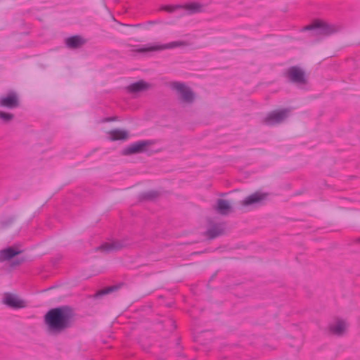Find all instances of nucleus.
<instances>
[{"label": "nucleus", "instance_id": "nucleus-1", "mask_svg": "<svg viewBox=\"0 0 360 360\" xmlns=\"http://www.w3.org/2000/svg\"><path fill=\"white\" fill-rule=\"evenodd\" d=\"M74 318L72 308L63 305L49 309L44 315V323L49 333L58 335L73 326Z\"/></svg>", "mask_w": 360, "mask_h": 360}, {"label": "nucleus", "instance_id": "nucleus-2", "mask_svg": "<svg viewBox=\"0 0 360 360\" xmlns=\"http://www.w3.org/2000/svg\"><path fill=\"white\" fill-rule=\"evenodd\" d=\"M22 252V250H20L15 246H9L0 250V263L11 261L10 266L15 268L21 265L26 261L25 257H17Z\"/></svg>", "mask_w": 360, "mask_h": 360}, {"label": "nucleus", "instance_id": "nucleus-3", "mask_svg": "<svg viewBox=\"0 0 360 360\" xmlns=\"http://www.w3.org/2000/svg\"><path fill=\"white\" fill-rule=\"evenodd\" d=\"M303 31H311V36H328L334 32L336 30L334 26L321 20H316L312 24L302 28Z\"/></svg>", "mask_w": 360, "mask_h": 360}, {"label": "nucleus", "instance_id": "nucleus-4", "mask_svg": "<svg viewBox=\"0 0 360 360\" xmlns=\"http://www.w3.org/2000/svg\"><path fill=\"white\" fill-rule=\"evenodd\" d=\"M289 112L290 110L288 108L273 110L266 115L262 122L267 126L279 124L288 117Z\"/></svg>", "mask_w": 360, "mask_h": 360}, {"label": "nucleus", "instance_id": "nucleus-5", "mask_svg": "<svg viewBox=\"0 0 360 360\" xmlns=\"http://www.w3.org/2000/svg\"><path fill=\"white\" fill-rule=\"evenodd\" d=\"M171 88L178 92L181 101L186 103H192L194 101L195 94L193 91L184 83L179 82H172Z\"/></svg>", "mask_w": 360, "mask_h": 360}, {"label": "nucleus", "instance_id": "nucleus-6", "mask_svg": "<svg viewBox=\"0 0 360 360\" xmlns=\"http://www.w3.org/2000/svg\"><path fill=\"white\" fill-rule=\"evenodd\" d=\"M188 43L185 41H172L167 44H161V45H153V46H148L147 47H143L139 48L136 50H133V51L136 53H146L149 51H162L165 49H174L179 46H188Z\"/></svg>", "mask_w": 360, "mask_h": 360}, {"label": "nucleus", "instance_id": "nucleus-7", "mask_svg": "<svg viewBox=\"0 0 360 360\" xmlns=\"http://www.w3.org/2000/svg\"><path fill=\"white\" fill-rule=\"evenodd\" d=\"M286 77L292 83L297 84H306L307 82L305 72L297 66L290 67L286 73Z\"/></svg>", "mask_w": 360, "mask_h": 360}, {"label": "nucleus", "instance_id": "nucleus-8", "mask_svg": "<svg viewBox=\"0 0 360 360\" xmlns=\"http://www.w3.org/2000/svg\"><path fill=\"white\" fill-rule=\"evenodd\" d=\"M153 143V141L150 140L136 141L124 148L122 154L124 155H130L132 154L146 152L147 150V147Z\"/></svg>", "mask_w": 360, "mask_h": 360}, {"label": "nucleus", "instance_id": "nucleus-9", "mask_svg": "<svg viewBox=\"0 0 360 360\" xmlns=\"http://www.w3.org/2000/svg\"><path fill=\"white\" fill-rule=\"evenodd\" d=\"M0 106L8 109H14L20 106V101L17 94L10 91L6 96H1Z\"/></svg>", "mask_w": 360, "mask_h": 360}, {"label": "nucleus", "instance_id": "nucleus-10", "mask_svg": "<svg viewBox=\"0 0 360 360\" xmlns=\"http://www.w3.org/2000/svg\"><path fill=\"white\" fill-rule=\"evenodd\" d=\"M3 302L8 307L13 309H22L26 307L24 300H20L17 295L11 292H5Z\"/></svg>", "mask_w": 360, "mask_h": 360}, {"label": "nucleus", "instance_id": "nucleus-11", "mask_svg": "<svg viewBox=\"0 0 360 360\" xmlns=\"http://www.w3.org/2000/svg\"><path fill=\"white\" fill-rule=\"evenodd\" d=\"M126 245L127 243L124 240H115L110 243H104L96 248V250L105 252H111L120 250Z\"/></svg>", "mask_w": 360, "mask_h": 360}, {"label": "nucleus", "instance_id": "nucleus-12", "mask_svg": "<svg viewBox=\"0 0 360 360\" xmlns=\"http://www.w3.org/2000/svg\"><path fill=\"white\" fill-rule=\"evenodd\" d=\"M87 40L80 35H73L65 40L66 46L70 49H76L83 46Z\"/></svg>", "mask_w": 360, "mask_h": 360}, {"label": "nucleus", "instance_id": "nucleus-13", "mask_svg": "<svg viewBox=\"0 0 360 360\" xmlns=\"http://www.w3.org/2000/svg\"><path fill=\"white\" fill-rule=\"evenodd\" d=\"M267 193H262L260 192H255L248 197H246L243 201L242 205L244 206H248L255 203L261 202L266 198Z\"/></svg>", "mask_w": 360, "mask_h": 360}, {"label": "nucleus", "instance_id": "nucleus-14", "mask_svg": "<svg viewBox=\"0 0 360 360\" xmlns=\"http://www.w3.org/2000/svg\"><path fill=\"white\" fill-rule=\"evenodd\" d=\"M224 231V229L221 224H214L206 231L205 236L212 240L222 235Z\"/></svg>", "mask_w": 360, "mask_h": 360}, {"label": "nucleus", "instance_id": "nucleus-15", "mask_svg": "<svg viewBox=\"0 0 360 360\" xmlns=\"http://www.w3.org/2000/svg\"><path fill=\"white\" fill-rule=\"evenodd\" d=\"M150 84L143 80H139L136 82L131 84L127 87V90L130 93H139L148 90Z\"/></svg>", "mask_w": 360, "mask_h": 360}, {"label": "nucleus", "instance_id": "nucleus-16", "mask_svg": "<svg viewBox=\"0 0 360 360\" xmlns=\"http://www.w3.org/2000/svg\"><path fill=\"white\" fill-rule=\"evenodd\" d=\"M110 139L111 141H124L129 137V134L127 131L122 129H113L109 132Z\"/></svg>", "mask_w": 360, "mask_h": 360}, {"label": "nucleus", "instance_id": "nucleus-17", "mask_svg": "<svg viewBox=\"0 0 360 360\" xmlns=\"http://www.w3.org/2000/svg\"><path fill=\"white\" fill-rule=\"evenodd\" d=\"M217 211L221 215H226L231 211V206L229 202L224 199L217 200Z\"/></svg>", "mask_w": 360, "mask_h": 360}, {"label": "nucleus", "instance_id": "nucleus-18", "mask_svg": "<svg viewBox=\"0 0 360 360\" xmlns=\"http://www.w3.org/2000/svg\"><path fill=\"white\" fill-rule=\"evenodd\" d=\"M160 196V192L155 190L148 191L141 193L139 195L140 201H151L154 200Z\"/></svg>", "mask_w": 360, "mask_h": 360}, {"label": "nucleus", "instance_id": "nucleus-19", "mask_svg": "<svg viewBox=\"0 0 360 360\" xmlns=\"http://www.w3.org/2000/svg\"><path fill=\"white\" fill-rule=\"evenodd\" d=\"M123 285H124V283H118V284H116V285H113L107 287V288H105L104 289H102V290H99L98 292H97L96 293V295H95V297H101L103 295H105L109 294L110 292L117 291L119 289H120L122 288V286H123Z\"/></svg>", "mask_w": 360, "mask_h": 360}, {"label": "nucleus", "instance_id": "nucleus-20", "mask_svg": "<svg viewBox=\"0 0 360 360\" xmlns=\"http://www.w3.org/2000/svg\"><path fill=\"white\" fill-rule=\"evenodd\" d=\"M330 330L334 334L341 335L345 330V325L343 321H338L335 325L330 327Z\"/></svg>", "mask_w": 360, "mask_h": 360}, {"label": "nucleus", "instance_id": "nucleus-21", "mask_svg": "<svg viewBox=\"0 0 360 360\" xmlns=\"http://www.w3.org/2000/svg\"><path fill=\"white\" fill-rule=\"evenodd\" d=\"M186 10L188 11L190 14L200 13L202 11V6L198 3H190L184 6Z\"/></svg>", "mask_w": 360, "mask_h": 360}, {"label": "nucleus", "instance_id": "nucleus-22", "mask_svg": "<svg viewBox=\"0 0 360 360\" xmlns=\"http://www.w3.org/2000/svg\"><path fill=\"white\" fill-rule=\"evenodd\" d=\"M14 118V115L10 112H6L4 111H0V120H1L4 122L8 123L11 121Z\"/></svg>", "mask_w": 360, "mask_h": 360}, {"label": "nucleus", "instance_id": "nucleus-23", "mask_svg": "<svg viewBox=\"0 0 360 360\" xmlns=\"http://www.w3.org/2000/svg\"><path fill=\"white\" fill-rule=\"evenodd\" d=\"M181 8V6H165L162 7V10L165 11L169 13L174 12L177 8Z\"/></svg>", "mask_w": 360, "mask_h": 360}, {"label": "nucleus", "instance_id": "nucleus-24", "mask_svg": "<svg viewBox=\"0 0 360 360\" xmlns=\"http://www.w3.org/2000/svg\"><path fill=\"white\" fill-rule=\"evenodd\" d=\"M116 120V117H106L105 118L103 122H112V121H115Z\"/></svg>", "mask_w": 360, "mask_h": 360}, {"label": "nucleus", "instance_id": "nucleus-25", "mask_svg": "<svg viewBox=\"0 0 360 360\" xmlns=\"http://www.w3.org/2000/svg\"><path fill=\"white\" fill-rule=\"evenodd\" d=\"M130 26L135 27H145V25H143V24H136V25H131Z\"/></svg>", "mask_w": 360, "mask_h": 360}, {"label": "nucleus", "instance_id": "nucleus-26", "mask_svg": "<svg viewBox=\"0 0 360 360\" xmlns=\"http://www.w3.org/2000/svg\"><path fill=\"white\" fill-rule=\"evenodd\" d=\"M156 21H148L147 22V24L148 25H154V24H156Z\"/></svg>", "mask_w": 360, "mask_h": 360}, {"label": "nucleus", "instance_id": "nucleus-27", "mask_svg": "<svg viewBox=\"0 0 360 360\" xmlns=\"http://www.w3.org/2000/svg\"><path fill=\"white\" fill-rule=\"evenodd\" d=\"M356 241L360 243V238H359L358 239H356Z\"/></svg>", "mask_w": 360, "mask_h": 360}]
</instances>
